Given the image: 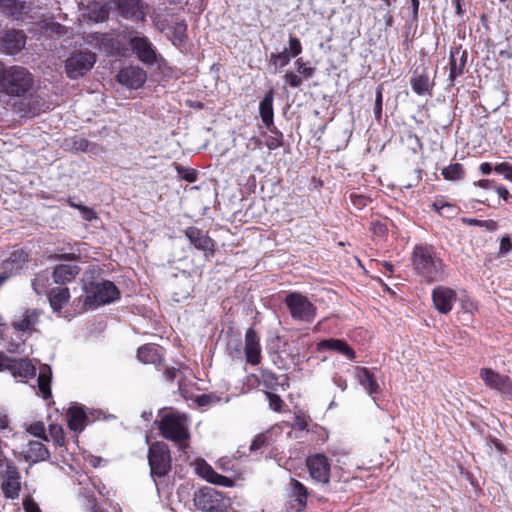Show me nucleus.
Returning <instances> with one entry per match:
<instances>
[{"instance_id": "1", "label": "nucleus", "mask_w": 512, "mask_h": 512, "mask_svg": "<svg viewBox=\"0 0 512 512\" xmlns=\"http://www.w3.org/2000/svg\"><path fill=\"white\" fill-rule=\"evenodd\" d=\"M83 291L84 294L80 295L73 302L78 313L109 304L120 297V291L117 286L108 280L85 284Z\"/></svg>"}, {"instance_id": "2", "label": "nucleus", "mask_w": 512, "mask_h": 512, "mask_svg": "<svg viewBox=\"0 0 512 512\" xmlns=\"http://www.w3.org/2000/svg\"><path fill=\"white\" fill-rule=\"evenodd\" d=\"M411 259L415 272L428 283L441 281L446 277L445 266L432 247L415 246Z\"/></svg>"}, {"instance_id": "3", "label": "nucleus", "mask_w": 512, "mask_h": 512, "mask_svg": "<svg viewBox=\"0 0 512 512\" xmlns=\"http://www.w3.org/2000/svg\"><path fill=\"white\" fill-rule=\"evenodd\" d=\"M160 434L165 439L174 443L179 451L187 453L190 447V432L187 419L178 413H169L158 422Z\"/></svg>"}, {"instance_id": "4", "label": "nucleus", "mask_w": 512, "mask_h": 512, "mask_svg": "<svg viewBox=\"0 0 512 512\" xmlns=\"http://www.w3.org/2000/svg\"><path fill=\"white\" fill-rule=\"evenodd\" d=\"M147 458L150 476L155 482L166 477L172 470L171 451L165 442H153L148 448Z\"/></svg>"}, {"instance_id": "5", "label": "nucleus", "mask_w": 512, "mask_h": 512, "mask_svg": "<svg viewBox=\"0 0 512 512\" xmlns=\"http://www.w3.org/2000/svg\"><path fill=\"white\" fill-rule=\"evenodd\" d=\"M193 504L202 512H227L231 501L222 491L204 486L194 492Z\"/></svg>"}, {"instance_id": "6", "label": "nucleus", "mask_w": 512, "mask_h": 512, "mask_svg": "<svg viewBox=\"0 0 512 512\" xmlns=\"http://www.w3.org/2000/svg\"><path fill=\"white\" fill-rule=\"evenodd\" d=\"M32 85V74L25 68L19 66L4 68L1 87L7 95L22 96L32 88Z\"/></svg>"}, {"instance_id": "7", "label": "nucleus", "mask_w": 512, "mask_h": 512, "mask_svg": "<svg viewBox=\"0 0 512 512\" xmlns=\"http://www.w3.org/2000/svg\"><path fill=\"white\" fill-rule=\"evenodd\" d=\"M284 303L291 317L296 321L310 323L316 316L317 308L305 295L297 292L289 293Z\"/></svg>"}, {"instance_id": "8", "label": "nucleus", "mask_w": 512, "mask_h": 512, "mask_svg": "<svg viewBox=\"0 0 512 512\" xmlns=\"http://www.w3.org/2000/svg\"><path fill=\"white\" fill-rule=\"evenodd\" d=\"M8 371L14 378L27 382L36 375V362L30 358H14L0 354V372Z\"/></svg>"}, {"instance_id": "9", "label": "nucleus", "mask_w": 512, "mask_h": 512, "mask_svg": "<svg viewBox=\"0 0 512 512\" xmlns=\"http://www.w3.org/2000/svg\"><path fill=\"white\" fill-rule=\"evenodd\" d=\"M96 55L90 51H75L65 61V72L70 79H77L90 71Z\"/></svg>"}, {"instance_id": "10", "label": "nucleus", "mask_w": 512, "mask_h": 512, "mask_svg": "<svg viewBox=\"0 0 512 512\" xmlns=\"http://www.w3.org/2000/svg\"><path fill=\"white\" fill-rule=\"evenodd\" d=\"M85 43L110 56L122 55L124 45L114 33H89L84 37Z\"/></svg>"}, {"instance_id": "11", "label": "nucleus", "mask_w": 512, "mask_h": 512, "mask_svg": "<svg viewBox=\"0 0 512 512\" xmlns=\"http://www.w3.org/2000/svg\"><path fill=\"white\" fill-rule=\"evenodd\" d=\"M119 16L135 23L146 21L148 5L142 0H111Z\"/></svg>"}, {"instance_id": "12", "label": "nucleus", "mask_w": 512, "mask_h": 512, "mask_svg": "<svg viewBox=\"0 0 512 512\" xmlns=\"http://www.w3.org/2000/svg\"><path fill=\"white\" fill-rule=\"evenodd\" d=\"M306 467L310 477L317 483L328 485L330 483L331 465L328 457L322 453L309 455L306 458Z\"/></svg>"}, {"instance_id": "13", "label": "nucleus", "mask_w": 512, "mask_h": 512, "mask_svg": "<svg viewBox=\"0 0 512 512\" xmlns=\"http://www.w3.org/2000/svg\"><path fill=\"white\" fill-rule=\"evenodd\" d=\"M479 377L489 389L498 391L512 400V378L491 368H481Z\"/></svg>"}, {"instance_id": "14", "label": "nucleus", "mask_w": 512, "mask_h": 512, "mask_svg": "<svg viewBox=\"0 0 512 512\" xmlns=\"http://www.w3.org/2000/svg\"><path fill=\"white\" fill-rule=\"evenodd\" d=\"M1 490L6 499H16L21 490V476L16 465L8 461L2 474Z\"/></svg>"}, {"instance_id": "15", "label": "nucleus", "mask_w": 512, "mask_h": 512, "mask_svg": "<svg viewBox=\"0 0 512 512\" xmlns=\"http://www.w3.org/2000/svg\"><path fill=\"white\" fill-rule=\"evenodd\" d=\"M128 43L136 57L147 65L157 62V52L152 42L146 36H131Z\"/></svg>"}, {"instance_id": "16", "label": "nucleus", "mask_w": 512, "mask_h": 512, "mask_svg": "<svg viewBox=\"0 0 512 512\" xmlns=\"http://www.w3.org/2000/svg\"><path fill=\"white\" fill-rule=\"evenodd\" d=\"M302 52V45L300 40L293 36H289V48H285L278 53H272L270 56V63L274 66L275 70L287 66L292 57H297Z\"/></svg>"}, {"instance_id": "17", "label": "nucleus", "mask_w": 512, "mask_h": 512, "mask_svg": "<svg viewBox=\"0 0 512 512\" xmlns=\"http://www.w3.org/2000/svg\"><path fill=\"white\" fill-rule=\"evenodd\" d=\"M434 307L442 314L449 313L457 300L456 291L445 286H437L432 291Z\"/></svg>"}, {"instance_id": "18", "label": "nucleus", "mask_w": 512, "mask_h": 512, "mask_svg": "<svg viewBox=\"0 0 512 512\" xmlns=\"http://www.w3.org/2000/svg\"><path fill=\"white\" fill-rule=\"evenodd\" d=\"M146 79V72L137 66L125 67L121 69L117 75L118 82L131 89L140 88L143 86Z\"/></svg>"}, {"instance_id": "19", "label": "nucleus", "mask_w": 512, "mask_h": 512, "mask_svg": "<svg viewBox=\"0 0 512 512\" xmlns=\"http://www.w3.org/2000/svg\"><path fill=\"white\" fill-rule=\"evenodd\" d=\"M137 358L143 364H153L160 370L164 368V374L168 381L173 382L177 373L181 371L183 364L178 363L177 366H167L162 354H137Z\"/></svg>"}, {"instance_id": "20", "label": "nucleus", "mask_w": 512, "mask_h": 512, "mask_svg": "<svg viewBox=\"0 0 512 512\" xmlns=\"http://www.w3.org/2000/svg\"><path fill=\"white\" fill-rule=\"evenodd\" d=\"M290 508L301 512L304 511L307 506L308 489L300 481L295 478L290 479Z\"/></svg>"}, {"instance_id": "21", "label": "nucleus", "mask_w": 512, "mask_h": 512, "mask_svg": "<svg viewBox=\"0 0 512 512\" xmlns=\"http://www.w3.org/2000/svg\"><path fill=\"white\" fill-rule=\"evenodd\" d=\"M195 470L199 476L204 478L210 483L222 485L225 487H230L232 485V480L224 475L217 473L211 465H209L205 460L200 459L195 463Z\"/></svg>"}, {"instance_id": "22", "label": "nucleus", "mask_w": 512, "mask_h": 512, "mask_svg": "<svg viewBox=\"0 0 512 512\" xmlns=\"http://www.w3.org/2000/svg\"><path fill=\"white\" fill-rule=\"evenodd\" d=\"M26 44V36L22 31L11 30L5 33L1 42V50L13 55L21 51Z\"/></svg>"}, {"instance_id": "23", "label": "nucleus", "mask_w": 512, "mask_h": 512, "mask_svg": "<svg viewBox=\"0 0 512 512\" xmlns=\"http://www.w3.org/2000/svg\"><path fill=\"white\" fill-rule=\"evenodd\" d=\"M40 315L41 312L37 309L26 310L18 320L14 321L13 326L23 336L25 333L35 331Z\"/></svg>"}, {"instance_id": "24", "label": "nucleus", "mask_w": 512, "mask_h": 512, "mask_svg": "<svg viewBox=\"0 0 512 512\" xmlns=\"http://www.w3.org/2000/svg\"><path fill=\"white\" fill-rule=\"evenodd\" d=\"M467 62V51L461 48L451 50L449 61V79L453 82L464 73Z\"/></svg>"}, {"instance_id": "25", "label": "nucleus", "mask_w": 512, "mask_h": 512, "mask_svg": "<svg viewBox=\"0 0 512 512\" xmlns=\"http://www.w3.org/2000/svg\"><path fill=\"white\" fill-rule=\"evenodd\" d=\"M24 452L25 459L33 463L47 461L50 458V452L46 445L37 440L29 441Z\"/></svg>"}, {"instance_id": "26", "label": "nucleus", "mask_w": 512, "mask_h": 512, "mask_svg": "<svg viewBox=\"0 0 512 512\" xmlns=\"http://www.w3.org/2000/svg\"><path fill=\"white\" fill-rule=\"evenodd\" d=\"M186 237L195 248L204 252L212 251L213 241L206 233L196 227H189L185 230Z\"/></svg>"}, {"instance_id": "27", "label": "nucleus", "mask_w": 512, "mask_h": 512, "mask_svg": "<svg viewBox=\"0 0 512 512\" xmlns=\"http://www.w3.org/2000/svg\"><path fill=\"white\" fill-rule=\"evenodd\" d=\"M87 415L83 408L78 406L70 407L67 411V422L70 430L81 432L85 428Z\"/></svg>"}, {"instance_id": "28", "label": "nucleus", "mask_w": 512, "mask_h": 512, "mask_svg": "<svg viewBox=\"0 0 512 512\" xmlns=\"http://www.w3.org/2000/svg\"><path fill=\"white\" fill-rule=\"evenodd\" d=\"M355 374L359 383L366 389L369 395L378 393L379 385L368 368L356 367Z\"/></svg>"}, {"instance_id": "29", "label": "nucleus", "mask_w": 512, "mask_h": 512, "mask_svg": "<svg viewBox=\"0 0 512 512\" xmlns=\"http://www.w3.org/2000/svg\"><path fill=\"white\" fill-rule=\"evenodd\" d=\"M79 273V268L76 265L62 264L54 268L53 279L57 284H66L71 282Z\"/></svg>"}, {"instance_id": "30", "label": "nucleus", "mask_w": 512, "mask_h": 512, "mask_svg": "<svg viewBox=\"0 0 512 512\" xmlns=\"http://www.w3.org/2000/svg\"><path fill=\"white\" fill-rule=\"evenodd\" d=\"M70 292L66 287L54 288L49 292L50 306L54 312H60L61 309L69 302Z\"/></svg>"}, {"instance_id": "31", "label": "nucleus", "mask_w": 512, "mask_h": 512, "mask_svg": "<svg viewBox=\"0 0 512 512\" xmlns=\"http://www.w3.org/2000/svg\"><path fill=\"white\" fill-rule=\"evenodd\" d=\"M259 112L261 119L265 126L270 129L273 125V118H274V112H273V91H269L259 105Z\"/></svg>"}, {"instance_id": "32", "label": "nucleus", "mask_w": 512, "mask_h": 512, "mask_svg": "<svg viewBox=\"0 0 512 512\" xmlns=\"http://www.w3.org/2000/svg\"><path fill=\"white\" fill-rule=\"evenodd\" d=\"M27 260V253L22 249H18L13 251L9 258L5 261L4 269L5 271H10L11 274L16 273L22 268L23 264L26 263Z\"/></svg>"}, {"instance_id": "33", "label": "nucleus", "mask_w": 512, "mask_h": 512, "mask_svg": "<svg viewBox=\"0 0 512 512\" xmlns=\"http://www.w3.org/2000/svg\"><path fill=\"white\" fill-rule=\"evenodd\" d=\"M52 372L49 366L45 365L40 369L38 376V388L44 399L51 397Z\"/></svg>"}, {"instance_id": "34", "label": "nucleus", "mask_w": 512, "mask_h": 512, "mask_svg": "<svg viewBox=\"0 0 512 512\" xmlns=\"http://www.w3.org/2000/svg\"><path fill=\"white\" fill-rule=\"evenodd\" d=\"M317 350L321 351H331V352H354L345 341L341 339H325L320 341L317 344Z\"/></svg>"}, {"instance_id": "35", "label": "nucleus", "mask_w": 512, "mask_h": 512, "mask_svg": "<svg viewBox=\"0 0 512 512\" xmlns=\"http://www.w3.org/2000/svg\"><path fill=\"white\" fill-rule=\"evenodd\" d=\"M0 8L7 15L19 19L25 10V5L23 0H0Z\"/></svg>"}, {"instance_id": "36", "label": "nucleus", "mask_w": 512, "mask_h": 512, "mask_svg": "<svg viewBox=\"0 0 512 512\" xmlns=\"http://www.w3.org/2000/svg\"><path fill=\"white\" fill-rule=\"evenodd\" d=\"M187 25L184 21L176 22L172 27L168 28L167 36L171 37V40L175 46L181 45L186 39Z\"/></svg>"}, {"instance_id": "37", "label": "nucleus", "mask_w": 512, "mask_h": 512, "mask_svg": "<svg viewBox=\"0 0 512 512\" xmlns=\"http://www.w3.org/2000/svg\"><path fill=\"white\" fill-rule=\"evenodd\" d=\"M48 430L49 436L51 437L54 445L57 447H64L66 444V437L62 426L58 424H50Z\"/></svg>"}, {"instance_id": "38", "label": "nucleus", "mask_w": 512, "mask_h": 512, "mask_svg": "<svg viewBox=\"0 0 512 512\" xmlns=\"http://www.w3.org/2000/svg\"><path fill=\"white\" fill-rule=\"evenodd\" d=\"M442 175L449 181L459 180L463 177V168L459 163L451 164L442 170Z\"/></svg>"}, {"instance_id": "39", "label": "nucleus", "mask_w": 512, "mask_h": 512, "mask_svg": "<svg viewBox=\"0 0 512 512\" xmlns=\"http://www.w3.org/2000/svg\"><path fill=\"white\" fill-rule=\"evenodd\" d=\"M411 85L415 93L423 95L429 89V79L426 75H419L411 80Z\"/></svg>"}, {"instance_id": "40", "label": "nucleus", "mask_w": 512, "mask_h": 512, "mask_svg": "<svg viewBox=\"0 0 512 512\" xmlns=\"http://www.w3.org/2000/svg\"><path fill=\"white\" fill-rule=\"evenodd\" d=\"M245 342L244 352H260L259 338L252 329L246 332Z\"/></svg>"}, {"instance_id": "41", "label": "nucleus", "mask_w": 512, "mask_h": 512, "mask_svg": "<svg viewBox=\"0 0 512 512\" xmlns=\"http://www.w3.org/2000/svg\"><path fill=\"white\" fill-rule=\"evenodd\" d=\"M463 222L471 226H479L485 228L487 231H495L498 224L494 220H479L475 218H463Z\"/></svg>"}, {"instance_id": "42", "label": "nucleus", "mask_w": 512, "mask_h": 512, "mask_svg": "<svg viewBox=\"0 0 512 512\" xmlns=\"http://www.w3.org/2000/svg\"><path fill=\"white\" fill-rule=\"evenodd\" d=\"M294 64L300 76L302 75L306 79L313 76L315 68L310 67L309 62L304 61L302 58H297Z\"/></svg>"}, {"instance_id": "43", "label": "nucleus", "mask_w": 512, "mask_h": 512, "mask_svg": "<svg viewBox=\"0 0 512 512\" xmlns=\"http://www.w3.org/2000/svg\"><path fill=\"white\" fill-rule=\"evenodd\" d=\"M27 431H28L31 435H33V436H35V437H37V438H40V439H42V440H44V441H49V438H48V436H47V434H46L45 426H44V424H43L42 422H40V421L32 423V424L28 427Z\"/></svg>"}, {"instance_id": "44", "label": "nucleus", "mask_w": 512, "mask_h": 512, "mask_svg": "<svg viewBox=\"0 0 512 512\" xmlns=\"http://www.w3.org/2000/svg\"><path fill=\"white\" fill-rule=\"evenodd\" d=\"M265 394H266V397H267V399L269 401L270 408L272 410L276 411V412L282 411V408L284 406V402L281 399V397L279 395H277L276 393H273L271 391H266Z\"/></svg>"}, {"instance_id": "45", "label": "nucleus", "mask_w": 512, "mask_h": 512, "mask_svg": "<svg viewBox=\"0 0 512 512\" xmlns=\"http://www.w3.org/2000/svg\"><path fill=\"white\" fill-rule=\"evenodd\" d=\"M71 207H74L76 209L79 210V212L81 213V216L82 218L85 220V221H88V222H91L93 221L94 219H97V214L96 212L87 207V206H84V205H81V204H75V203H70Z\"/></svg>"}, {"instance_id": "46", "label": "nucleus", "mask_w": 512, "mask_h": 512, "mask_svg": "<svg viewBox=\"0 0 512 512\" xmlns=\"http://www.w3.org/2000/svg\"><path fill=\"white\" fill-rule=\"evenodd\" d=\"M176 171L181 179H184L188 182H195L197 180V172L194 169L183 166H176Z\"/></svg>"}, {"instance_id": "47", "label": "nucleus", "mask_w": 512, "mask_h": 512, "mask_svg": "<svg viewBox=\"0 0 512 512\" xmlns=\"http://www.w3.org/2000/svg\"><path fill=\"white\" fill-rule=\"evenodd\" d=\"M49 277L47 274H38L36 278L34 279L32 286L34 291L40 295L44 293L46 283L48 282Z\"/></svg>"}, {"instance_id": "48", "label": "nucleus", "mask_w": 512, "mask_h": 512, "mask_svg": "<svg viewBox=\"0 0 512 512\" xmlns=\"http://www.w3.org/2000/svg\"><path fill=\"white\" fill-rule=\"evenodd\" d=\"M284 81L287 85H289L292 88H297L302 84L301 76L293 71L286 72V74L284 75Z\"/></svg>"}, {"instance_id": "49", "label": "nucleus", "mask_w": 512, "mask_h": 512, "mask_svg": "<svg viewBox=\"0 0 512 512\" xmlns=\"http://www.w3.org/2000/svg\"><path fill=\"white\" fill-rule=\"evenodd\" d=\"M267 445H268L267 436L265 434L261 433L254 437V439L252 440V442L250 444L249 450L251 452L257 451Z\"/></svg>"}, {"instance_id": "50", "label": "nucleus", "mask_w": 512, "mask_h": 512, "mask_svg": "<svg viewBox=\"0 0 512 512\" xmlns=\"http://www.w3.org/2000/svg\"><path fill=\"white\" fill-rule=\"evenodd\" d=\"M85 507L87 512H105V510L99 506L94 495H90L86 498Z\"/></svg>"}, {"instance_id": "51", "label": "nucleus", "mask_w": 512, "mask_h": 512, "mask_svg": "<svg viewBox=\"0 0 512 512\" xmlns=\"http://www.w3.org/2000/svg\"><path fill=\"white\" fill-rule=\"evenodd\" d=\"M494 171L504 176L505 179L512 181V166L507 163H500L494 167Z\"/></svg>"}, {"instance_id": "52", "label": "nucleus", "mask_w": 512, "mask_h": 512, "mask_svg": "<svg viewBox=\"0 0 512 512\" xmlns=\"http://www.w3.org/2000/svg\"><path fill=\"white\" fill-rule=\"evenodd\" d=\"M91 12L92 15L90 16V19L95 22H103L108 18V11L104 7H95Z\"/></svg>"}, {"instance_id": "53", "label": "nucleus", "mask_w": 512, "mask_h": 512, "mask_svg": "<svg viewBox=\"0 0 512 512\" xmlns=\"http://www.w3.org/2000/svg\"><path fill=\"white\" fill-rule=\"evenodd\" d=\"M90 143L84 138H75L73 141V148L77 151H88Z\"/></svg>"}, {"instance_id": "54", "label": "nucleus", "mask_w": 512, "mask_h": 512, "mask_svg": "<svg viewBox=\"0 0 512 512\" xmlns=\"http://www.w3.org/2000/svg\"><path fill=\"white\" fill-rule=\"evenodd\" d=\"M310 418L305 415H298L295 417V426L299 430H307L309 426Z\"/></svg>"}, {"instance_id": "55", "label": "nucleus", "mask_w": 512, "mask_h": 512, "mask_svg": "<svg viewBox=\"0 0 512 512\" xmlns=\"http://www.w3.org/2000/svg\"><path fill=\"white\" fill-rule=\"evenodd\" d=\"M25 512H42L39 505L31 498L23 501Z\"/></svg>"}, {"instance_id": "56", "label": "nucleus", "mask_w": 512, "mask_h": 512, "mask_svg": "<svg viewBox=\"0 0 512 512\" xmlns=\"http://www.w3.org/2000/svg\"><path fill=\"white\" fill-rule=\"evenodd\" d=\"M374 113L377 118L381 117V114H382V91L380 88H378L376 91Z\"/></svg>"}, {"instance_id": "57", "label": "nucleus", "mask_w": 512, "mask_h": 512, "mask_svg": "<svg viewBox=\"0 0 512 512\" xmlns=\"http://www.w3.org/2000/svg\"><path fill=\"white\" fill-rule=\"evenodd\" d=\"M512 249V243L508 236H504L500 241L499 253L501 255L507 254Z\"/></svg>"}, {"instance_id": "58", "label": "nucleus", "mask_w": 512, "mask_h": 512, "mask_svg": "<svg viewBox=\"0 0 512 512\" xmlns=\"http://www.w3.org/2000/svg\"><path fill=\"white\" fill-rule=\"evenodd\" d=\"M350 199L353 202V204L355 206H357L358 208L365 206L367 203V199L365 197H363L361 195L354 194V193H352L350 195Z\"/></svg>"}, {"instance_id": "59", "label": "nucleus", "mask_w": 512, "mask_h": 512, "mask_svg": "<svg viewBox=\"0 0 512 512\" xmlns=\"http://www.w3.org/2000/svg\"><path fill=\"white\" fill-rule=\"evenodd\" d=\"M282 144L281 139L279 137H270L266 141V146L270 150L277 149Z\"/></svg>"}, {"instance_id": "60", "label": "nucleus", "mask_w": 512, "mask_h": 512, "mask_svg": "<svg viewBox=\"0 0 512 512\" xmlns=\"http://www.w3.org/2000/svg\"><path fill=\"white\" fill-rule=\"evenodd\" d=\"M247 363L256 366L261 362V354H245Z\"/></svg>"}, {"instance_id": "61", "label": "nucleus", "mask_w": 512, "mask_h": 512, "mask_svg": "<svg viewBox=\"0 0 512 512\" xmlns=\"http://www.w3.org/2000/svg\"><path fill=\"white\" fill-rule=\"evenodd\" d=\"M196 402L199 406H206L211 402V396L207 394H202L197 397Z\"/></svg>"}, {"instance_id": "62", "label": "nucleus", "mask_w": 512, "mask_h": 512, "mask_svg": "<svg viewBox=\"0 0 512 512\" xmlns=\"http://www.w3.org/2000/svg\"><path fill=\"white\" fill-rule=\"evenodd\" d=\"M496 192L504 201L509 200L510 194H509V191L505 187H503V186L497 187Z\"/></svg>"}, {"instance_id": "63", "label": "nucleus", "mask_w": 512, "mask_h": 512, "mask_svg": "<svg viewBox=\"0 0 512 512\" xmlns=\"http://www.w3.org/2000/svg\"><path fill=\"white\" fill-rule=\"evenodd\" d=\"M137 352L138 353H141V352H157V349H156L155 345L147 344V345L139 347Z\"/></svg>"}, {"instance_id": "64", "label": "nucleus", "mask_w": 512, "mask_h": 512, "mask_svg": "<svg viewBox=\"0 0 512 512\" xmlns=\"http://www.w3.org/2000/svg\"><path fill=\"white\" fill-rule=\"evenodd\" d=\"M373 231L378 234H384L386 231V228L380 222H376V223H373Z\"/></svg>"}]
</instances>
